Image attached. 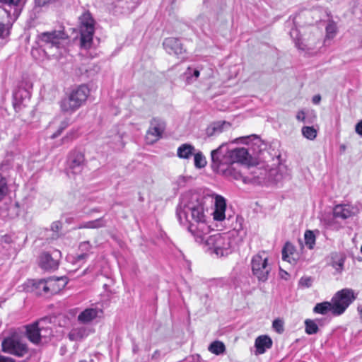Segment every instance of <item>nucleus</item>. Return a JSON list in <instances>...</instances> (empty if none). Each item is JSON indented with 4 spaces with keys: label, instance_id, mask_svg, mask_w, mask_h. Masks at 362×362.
<instances>
[{
    "label": "nucleus",
    "instance_id": "f8f14e48",
    "mask_svg": "<svg viewBox=\"0 0 362 362\" xmlns=\"http://www.w3.org/2000/svg\"><path fill=\"white\" fill-rule=\"evenodd\" d=\"M165 129V122L160 118H153L150 122V127L147 132V139L153 143L158 141Z\"/></svg>",
    "mask_w": 362,
    "mask_h": 362
},
{
    "label": "nucleus",
    "instance_id": "a19ab883",
    "mask_svg": "<svg viewBox=\"0 0 362 362\" xmlns=\"http://www.w3.org/2000/svg\"><path fill=\"white\" fill-rule=\"evenodd\" d=\"M272 327L278 333H282L284 332V322L279 319H276L273 321Z\"/></svg>",
    "mask_w": 362,
    "mask_h": 362
},
{
    "label": "nucleus",
    "instance_id": "bb28decb",
    "mask_svg": "<svg viewBox=\"0 0 362 362\" xmlns=\"http://www.w3.org/2000/svg\"><path fill=\"white\" fill-rule=\"evenodd\" d=\"M195 148L189 144H184L180 146L177 151V156L180 158L188 159L194 154Z\"/></svg>",
    "mask_w": 362,
    "mask_h": 362
},
{
    "label": "nucleus",
    "instance_id": "1a4fd4ad",
    "mask_svg": "<svg viewBox=\"0 0 362 362\" xmlns=\"http://www.w3.org/2000/svg\"><path fill=\"white\" fill-rule=\"evenodd\" d=\"M61 252L53 250L52 252H44L39 257V266L46 271H54L59 267Z\"/></svg>",
    "mask_w": 362,
    "mask_h": 362
},
{
    "label": "nucleus",
    "instance_id": "6e6d98bb",
    "mask_svg": "<svg viewBox=\"0 0 362 362\" xmlns=\"http://www.w3.org/2000/svg\"><path fill=\"white\" fill-rule=\"evenodd\" d=\"M5 32H6L5 25L2 23H0V38L4 37Z\"/></svg>",
    "mask_w": 362,
    "mask_h": 362
},
{
    "label": "nucleus",
    "instance_id": "a878e982",
    "mask_svg": "<svg viewBox=\"0 0 362 362\" xmlns=\"http://www.w3.org/2000/svg\"><path fill=\"white\" fill-rule=\"evenodd\" d=\"M42 282L47 284V280H30L26 283L25 289L28 292H34L37 295H42L44 293V286L41 285V283Z\"/></svg>",
    "mask_w": 362,
    "mask_h": 362
},
{
    "label": "nucleus",
    "instance_id": "58836bf2",
    "mask_svg": "<svg viewBox=\"0 0 362 362\" xmlns=\"http://www.w3.org/2000/svg\"><path fill=\"white\" fill-rule=\"evenodd\" d=\"M301 132L303 136L309 140H313L317 136V130L313 127L305 126Z\"/></svg>",
    "mask_w": 362,
    "mask_h": 362
},
{
    "label": "nucleus",
    "instance_id": "5fc2aeb1",
    "mask_svg": "<svg viewBox=\"0 0 362 362\" xmlns=\"http://www.w3.org/2000/svg\"><path fill=\"white\" fill-rule=\"evenodd\" d=\"M320 100H321V96L320 95H315L312 98V102L315 105L319 104Z\"/></svg>",
    "mask_w": 362,
    "mask_h": 362
},
{
    "label": "nucleus",
    "instance_id": "393cba45",
    "mask_svg": "<svg viewBox=\"0 0 362 362\" xmlns=\"http://www.w3.org/2000/svg\"><path fill=\"white\" fill-rule=\"evenodd\" d=\"M296 255H297L296 254L294 246L288 242L286 243L282 249V259L294 264L297 260V257H295Z\"/></svg>",
    "mask_w": 362,
    "mask_h": 362
},
{
    "label": "nucleus",
    "instance_id": "09e8293b",
    "mask_svg": "<svg viewBox=\"0 0 362 362\" xmlns=\"http://www.w3.org/2000/svg\"><path fill=\"white\" fill-rule=\"evenodd\" d=\"M355 130L362 137V119L356 124Z\"/></svg>",
    "mask_w": 362,
    "mask_h": 362
},
{
    "label": "nucleus",
    "instance_id": "f257e3e1",
    "mask_svg": "<svg viewBox=\"0 0 362 362\" xmlns=\"http://www.w3.org/2000/svg\"><path fill=\"white\" fill-rule=\"evenodd\" d=\"M208 198L197 192L183 193L176 207V217L180 224L186 228L198 243H203L211 230V213L206 204Z\"/></svg>",
    "mask_w": 362,
    "mask_h": 362
},
{
    "label": "nucleus",
    "instance_id": "2eb2a0df",
    "mask_svg": "<svg viewBox=\"0 0 362 362\" xmlns=\"http://www.w3.org/2000/svg\"><path fill=\"white\" fill-rule=\"evenodd\" d=\"M47 284L41 283L44 286V293L56 294L65 287L67 284L65 277H51L47 279Z\"/></svg>",
    "mask_w": 362,
    "mask_h": 362
},
{
    "label": "nucleus",
    "instance_id": "4c0bfd02",
    "mask_svg": "<svg viewBox=\"0 0 362 362\" xmlns=\"http://www.w3.org/2000/svg\"><path fill=\"white\" fill-rule=\"evenodd\" d=\"M188 83H192L197 80L200 75V71L197 68L189 67L185 72Z\"/></svg>",
    "mask_w": 362,
    "mask_h": 362
},
{
    "label": "nucleus",
    "instance_id": "49530a36",
    "mask_svg": "<svg viewBox=\"0 0 362 362\" xmlns=\"http://www.w3.org/2000/svg\"><path fill=\"white\" fill-rule=\"evenodd\" d=\"M62 227V223L59 221L53 222L51 225V229L53 231H58Z\"/></svg>",
    "mask_w": 362,
    "mask_h": 362
},
{
    "label": "nucleus",
    "instance_id": "7ed1b4c3",
    "mask_svg": "<svg viewBox=\"0 0 362 362\" xmlns=\"http://www.w3.org/2000/svg\"><path fill=\"white\" fill-rule=\"evenodd\" d=\"M39 40L47 54L58 57L68 40V35L64 30L45 32L39 35Z\"/></svg>",
    "mask_w": 362,
    "mask_h": 362
},
{
    "label": "nucleus",
    "instance_id": "4d7b16f0",
    "mask_svg": "<svg viewBox=\"0 0 362 362\" xmlns=\"http://www.w3.org/2000/svg\"><path fill=\"white\" fill-rule=\"evenodd\" d=\"M4 1L9 5L17 6L20 0H4Z\"/></svg>",
    "mask_w": 362,
    "mask_h": 362
},
{
    "label": "nucleus",
    "instance_id": "e2e57ef3",
    "mask_svg": "<svg viewBox=\"0 0 362 362\" xmlns=\"http://www.w3.org/2000/svg\"><path fill=\"white\" fill-rule=\"evenodd\" d=\"M361 252H362V245H361Z\"/></svg>",
    "mask_w": 362,
    "mask_h": 362
},
{
    "label": "nucleus",
    "instance_id": "6ab92c4d",
    "mask_svg": "<svg viewBox=\"0 0 362 362\" xmlns=\"http://www.w3.org/2000/svg\"><path fill=\"white\" fill-rule=\"evenodd\" d=\"M339 205H336L333 212L325 214L322 217V223L327 230H338L339 229V223L337 218L339 217V212L337 211Z\"/></svg>",
    "mask_w": 362,
    "mask_h": 362
},
{
    "label": "nucleus",
    "instance_id": "9b49d317",
    "mask_svg": "<svg viewBox=\"0 0 362 362\" xmlns=\"http://www.w3.org/2000/svg\"><path fill=\"white\" fill-rule=\"evenodd\" d=\"M67 163L71 172L78 174L85 166L84 154L78 150H74L69 153Z\"/></svg>",
    "mask_w": 362,
    "mask_h": 362
},
{
    "label": "nucleus",
    "instance_id": "a211bd4d",
    "mask_svg": "<svg viewBox=\"0 0 362 362\" xmlns=\"http://www.w3.org/2000/svg\"><path fill=\"white\" fill-rule=\"evenodd\" d=\"M163 46L169 54L178 56L185 52L183 46L178 38H165L163 42Z\"/></svg>",
    "mask_w": 362,
    "mask_h": 362
},
{
    "label": "nucleus",
    "instance_id": "37998d69",
    "mask_svg": "<svg viewBox=\"0 0 362 362\" xmlns=\"http://www.w3.org/2000/svg\"><path fill=\"white\" fill-rule=\"evenodd\" d=\"M89 66L90 67L88 69H84L85 72L87 74V76L88 77L93 76L100 69V68L97 65L90 64Z\"/></svg>",
    "mask_w": 362,
    "mask_h": 362
},
{
    "label": "nucleus",
    "instance_id": "a18cd8bd",
    "mask_svg": "<svg viewBox=\"0 0 362 362\" xmlns=\"http://www.w3.org/2000/svg\"><path fill=\"white\" fill-rule=\"evenodd\" d=\"M296 119L299 122H305V113L303 110L297 112Z\"/></svg>",
    "mask_w": 362,
    "mask_h": 362
},
{
    "label": "nucleus",
    "instance_id": "4be33fe9",
    "mask_svg": "<svg viewBox=\"0 0 362 362\" xmlns=\"http://www.w3.org/2000/svg\"><path fill=\"white\" fill-rule=\"evenodd\" d=\"M272 340L267 335H261L256 338L255 341V355H261L266 352L272 346Z\"/></svg>",
    "mask_w": 362,
    "mask_h": 362
},
{
    "label": "nucleus",
    "instance_id": "8fccbe9b",
    "mask_svg": "<svg viewBox=\"0 0 362 362\" xmlns=\"http://www.w3.org/2000/svg\"><path fill=\"white\" fill-rule=\"evenodd\" d=\"M64 129H62V127H60L59 126V127L57 128V131L55 132H54L51 136H50V138L54 139H56L57 137H58L64 131Z\"/></svg>",
    "mask_w": 362,
    "mask_h": 362
},
{
    "label": "nucleus",
    "instance_id": "052dcab7",
    "mask_svg": "<svg viewBox=\"0 0 362 362\" xmlns=\"http://www.w3.org/2000/svg\"><path fill=\"white\" fill-rule=\"evenodd\" d=\"M72 134H73V132H72V131H71V132L68 134V135H67V136H66V137H69V136H71V138L72 139V138H73V136H72Z\"/></svg>",
    "mask_w": 362,
    "mask_h": 362
},
{
    "label": "nucleus",
    "instance_id": "c85d7f7f",
    "mask_svg": "<svg viewBox=\"0 0 362 362\" xmlns=\"http://www.w3.org/2000/svg\"><path fill=\"white\" fill-rule=\"evenodd\" d=\"M226 176H230L235 180H242L246 182V177L243 176L239 170H237L233 165H230L226 168H223L221 170Z\"/></svg>",
    "mask_w": 362,
    "mask_h": 362
},
{
    "label": "nucleus",
    "instance_id": "bf43d9fd",
    "mask_svg": "<svg viewBox=\"0 0 362 362\" xmlns=\"http://www.w3.org/2000/svg\"><path fill=\"white\" fill-rule=\"evenodd\" d=\"M357 310H358V313L360 315V319L362 321V305H359L358 306Z\"/></svg>",
    "mask_w": 362,
    "mask_h": 362
},
{
    "label": "nucleus",
    "instance_id": "c756f323",
    "mask_svg": "<svg viewBox=\"0 0 362 362\" xmlns=\"http://www.w3.org/2000/svg\"><path fill=\"white\" fill-rule=\"evenodd\" d=\"M105 223H106V222L104 220V218H98L95 220L89 221L87 222L82 223L78 226V228H79V229H81V228H91V229L99 228L104 227L105 226Z\"/></svg>",
    "mask_w": 362,
    "mask_h": 362
},
{
    "label": "nucleus",
    "instance_id": "4468645a",
    "mask_svg": "<svg viewBox=\"0 0 362 362\" xmlns=\"http://www.w3.org/2000/svg\"><path fill=\"white\" fill-rule=\"evenodd\" d=\"M42 320L25 325V337L33 344L38 345L42 337V327L40 326Z\"/></svg>",
    "mask_w": 362,
    "mask_h": 362
},
{
    "label": "nucleus",
    "instance_id": "423d86ee",
    "mask_svg": "<svg viewBox=\"0 0 362 362\" xmlns=\"http://www.w3.org/2000/svg\"><path fill=\"white\" fill-rule=\"evenodd\" d=\"M268 260V255L264 251L259 252L252 257V272L259 281L264 282L268 279L272 270V265Z\"/></svg>",
    "mask_w": 362,
    "mask_h": 362
},
{
    "label": "nucleus",
    "instance_id": "f704fd0d",
    "mask_svg": "<svg viewBox=\"0 0 362 362\" xmlns=\"http://www.w3.org/2000/svg\"><path fill=\"white\" fill-rule=\"evenodd\" d=\"M225 349L226 346L224 344L220 341H214L209 346V351L216 355L223 354Z\"/></svg>",
    "mask_w": 362,
    "mask_h": 362
},
{
    "label": "nucleus",
    "instance_id": "cd10ccee",
    "mask_svg": "<svg viewBox=\"0 0 362 362\" xmlns=\"http://www.w3.org/2000/svg\"><path fill=\"white\" fill-rule=\"evenodd\" d=\"M358 213V209L350 204H341V218H349Z\"/></svg>",
    "mask_w": 362,
    "mask_h": 362
},
{
    "label": "nucleus",
    "instance_id": "864d4df0",
    "mask_svg": "<svg viewBox=\"0 0 362 362\" xmlns=\"http://www.w3.org/2000/svg\"><path fill=\"white\" fill-rule=\"evenodd\" d=\"M69 122L70 119L69 118H65L60 122L59 127L65 129L69 125Z\"/></svg>",
    "mask_w": 362,
    "mask_h": 362
},
{
    "label": "nucleus",
    "instance_id": "dca6fc26",
    "mask_svg": "<svg viewBox=\"0 0 362 362\" xmlns=\"http://www.w3.org/2000/svg\"><path fill=\"white\" fill-rule=\"evenodd\" d=\"M31 97L29 90L25 88L19 87L13 93V107L16 111L20 110L21 106H26Z\"/></svg>",
    "mask_w": 362,
    "mask_h": 362
},
{
    "label": "nucleus",
    "instance_id": "e433bc0d",
    "mask_svg": "<svg viewBox=\"0 0 362 362\" xmlns=\"http://www.w3.org/2000/svg\"><path fill=\"white\" fill-rule=\"evenodd\" d=\"M194 163L196 168H203L206 165V160L204 154L201 151L194 153Z\"/></svg>",
    "mask_w": 362,
    "mask_h": 362
},
{
    "label": "nucleus",
    "instance_id": "de8ad7c7",
    "mask_svg": "<svg viewBox=\"0 0 362 362\" xmlns=\"http://www.w3.org/2000/svg\"><path fill=\"white\" fill-rule=\"evenodd\" d=\"M57 0H35V4L39 6H43L47 4L54 2Z\"/></svg>",
    "mask_w": 362,
    "mask_h": 362
},
{
    "label": "nucleus",
    "instance_id": "c9c22d12",
    "mask_svg": "<svg viewBox=\"0 0 362 362\" xmlns=\"http://www.w3.org/2000/svg\"><path fill=\"white\" fill-rule=\"evenodd\" d=\"M8 180L5 176L0 173V202L8 194Z\"/></svg>",
    "mask_w": 362,
    "mask_h": 362
},
{
    "label": "nucleus",
    "instance_id": "c03bdc74",
    "mask_svg": "<svg viewBox=\"0 0 362 362\" xmlns=\"http://www.w3.org/2000/svg\"><path fill=\"white\" fill-rule=\"evenodd\" d=\"M313 283V278L310 276H303L299 281V284L304 287L311 286Z\"/></svg>",
    "mask_w": 362,
    "mask_h": 362
},
{
    "label": "nucleus",
    "instance_id": "39448f33",
    "mask_svg": "<svg viewBox=\"0 0 362 362\" xmlns=\"http://www.w3.org/2000/svg\"><path fill=\"white\" fill-rule=\"evenodd\" d=\"M80 44L83 49H89L95 33V21L88 11L79 17Z\"/></svg>",
    "mask_w": 362,
    "mask_h": 362
},
{
    "label": "nucleus",
    "instance_id": "2f4dec72",
    "mask_svg": "<svg viewBox=\"0 0 362 362\" xmlns=\"http://www.w3.org/2000/svg\"><path fill=\"white\" fill-rule=\"evenodd\" d=\"M244 224V218L242 216H237L235 218V222L233 223V233H230V234L236 233L238 235L243 237L245 235V231L243 228Z\"/></svg>",
    "mask_w": 362,
    "mask_h": 362
},
{
    "label": "nucleus",
    "instance_id": "7c9ffc66",
    "mask_svg": "<svg viewBox=\"0 0 362 362\" xmlns=\"http://www.w3.org/2000/svg\"><path fill=\"white\" fill-rule=\"evenodd\" d=\"M290 36L293 40L296 47L300 50H305L306 45L303 42L300 38L299 30L295 27L291 28Z\"/></svg>",
    "mask_w": 362,
    "mask_h": 362
},
{
    "label": "nucleus",
    "instance_id": "ddd939ff",
    "mask_svg": "<svg viewBox=\"0 0 362 362\" xmlns=\"http://www.w3.org/2000/svg\"><path fill=\"white\" fill-rule=\"evenodd\" d=\"M103 315L102 309L97 307L87 308L81 311L77 316V321L83 325H89L97 318H100Z\"/></svg>",
    "mask_w": 362,
    "mask_h": 362
},
{
    "label": "nucleus",
    "instance_id": "13d9d810",
    "mask_svg": "<svg viewBox=\"0 0 362 362\" xmlns=\"http://www.w3.org/2000/svg\"><path fill=\"white\" fill-rule=\"evenodd\" d=\"M332 264L337 271L339 269V259H334L332 262Z\"/></svg>",
    "mask_w": 362,
    "mask_h": 362
},
{
    "label": "nucleus",
    "instance_id": "0e129e2a",
    "mask_svg": "<svg viewBox=\"0 0 362 362\" xmlns=\"http://www.w3.org/2000/svg\"><path fill=\"white\" fill-rule=\"evenodd\" d=\"M80 362H86V361H80Z\"/></svg>",
    "mask_w": 362,
    "mask_h": 362
},
{
    "label": "nucleus",
    "instance_id": "0eeeda50",
    "mask_svg": "<svg viewBox=\"0 0 362 362\" xmlns=\"http://www.w3.org/2000/svg\"><path fill=\"white\" fill-rule=\"evenodd\" d=\"M211 168L215 171H221L223 168L231 165L230 149L226 144L211 152Z\"/></svg>",
    "mask_w": 362,
    "mask_h": 362
},
{
    "label": "nucleus",
    "instance_id": "f3484780",
    "mask_svg": "<svg viewBox=\"0 0 362 362\" xmlns=\"http://www.w3.org/2000/svg\"><path fill=\"white\" fill-rule=\"evenodd\" d=\"M226 201L221 195H216L214 199V211L211 214L216 221H223L226 219Z\"/></svg>",
    "mask_w": 362,
    "mask_h": 362
},
{
    "label": "nucleus",
    "instance_id": "5701e85b",
    "mask_svg": "<svg viewBox=\"0 0 362 362\" xmlns=\"http://www.w3.org/2000/svg\"><path fill=\"white\" fill-rule=\"evenodd\" d=\"M357 294L351 288L341 289V314L356 299Z\"/></svg>",
    "mask_w": 362,
    "mask_h": 362
},
{
    "label": "nucleus",
    "instance_id": "72a5a7b5",
    "mask_svg": "<svg viewBox=\"0 0 362 362\" xmlns=\"http://www.w3.org/2000/svg\"><path fill=\"white\" fill-rule=\"evenodd\" d=\"M305 244L310 250H313L315 245L316 236L314 231L310 230H305L304 233Z\"/></svg>",
    "mask_w": 362,
    "mask_h": 362
},
{
    "label": "nucleus",
    "instance_id": "603ef678",
    "mask_svg": "<svg viewBox=\"0 0 362 362\" xmlns=\"http://www.w3.org/2000/svg\"><path fill=\"white\" fill-rule=\"evenodd\" d=\"M0 362H16V361L11 357L0 354Z\"/></svg>",
    "mask_w": 362,
    "mask_h": 362
},
{
    "label": "nucleus",
    "instance_id": "9d476101",
    "mask_svg": "<svg viewBox=\"0 0 362 362\" xmlns=\"http://www.w3.org/2000/svg\"><path fill=\"white\" fill-rule=\"evenodd\" d=\"M313 312L322 315L331 312L334 315H339V291L335 293L331 302L325 301L317 303L313 308Z\"/></svg>",
    "mask_w": 362,
    "mask_h": 362
},
{
    "label": "nucleus",
    "instance_id": "680f3d73",
    "mask_svg": "<svg viewBox=\"0 0 362 362\" xmlns=\"http://www.w3.org/2000/svg\"><path fill=\"white\" fill-rule=\"evenodd\" d=\"M340 148H341V151L342 149H343V150H344V149H345V146H342V145H341V146H340Z\"/></svg>",
    "mask_w": 362,
    "mask_h": 362
},
{
    "label": "nucleus",
    "instance_id": "473e14b6",
    "mask_svg": "<svg viewBox=\"0 0 362 362\" xmlns=\"http://www.w3.org/2000/svg\"><path fill=\"white\" fill-rule=\"evenodd\" d=\"M91 248V245L90 243V242L88 241H85V242H83L80 244L79 245V250L81 251V252H83L82 254L81 255H78L76 257V262H80L81 261H84L85 259H86L88 256H89V254L87 253L86 252L89 251Z\"/></svg>",
    "mask_w": 362,
    "mask_h": 362
},
{
    "label": "nucleus",
    "instance_id": "79ce46f5",
    "mask_svg": "<svg viewBox=\"0 0 362 362\" xmlns=\"http://www.w3.org/2000/svg\"><path fill=\"white\" fill-rule=\"evenodd\" d=\"M336 33V26L333 23H328L326 26V37L332 38Z\"/></svg>",
    "mask_w": 362,
    "mask_h": 362
},
{
    "label": "nucleus",
    "instance_id": "412c9836",
    "mask_svg": "<svg viewBox=\"0 0 362 362\" xmlns=\"http://www.w3.org/2000/svg\"><path fill=\"white\" fill-rule=\"evenodd\" d=\"M91 332V329L86 326L74 327L68 334L70 341H78L86 338Z\"/></svg>",
    "mask_w": 362,
    "mask_h": 362
},
{
    "label": "nucleus",
    "instance_id": "f03ea898",
    "mask_svg": "<svg viewBox=\"0 0 362 362\" xmlns=\"http://www.w3.org/2000/svg\"><path fill=\"white\" fill-rule=\"evenodd\" d=\"M203 243L218 257L227 256L233 252L236 245L233 234L216 233L205 236Z\"/></svg>",
    "mask_w": 362,
    "mask_h": 362
},
{
    "label": "nucleus",
    "instance_id": "ea45409f",
    "mask_svg": "<svg viewBox=\"0 0 362 362\" xmlns=\"http://www.w3.org/2000/svg\"><path fill=\"white\" fill-rule=\"evenodd\" d=\"M305 332L308 334H316L318 331V326L314 320L308 319L305 321Z\"/></svg>",
    "mask_w": 362,
    "mask_h": 362
},
{
    "label": "nucleus",
    "instance_id": "b1692460",
    "mask_svg": "<svg viewBox=\"0 0 362 362\" xmlns=\"http://www.w3.org/2000/svg\"><path fill=\"white\" fill-rule=\"evenodd\" d=\"M226 126L229 127L230 124L224 121L214 122L206 128V134L209 137L217 136L223 132L225 127Z\"/></svg>",
    "mask_w": 362,
    "mask_h": 362
},
{
    "label": "nucleus",
    "instance_id": "3c124183",
    "mask_svg": "<svg viewBox=\"0 0 362 362\" xmlns=\"http://www.w3.org/2000/svg\"><path fill=\"white\" fill-rule=\"evenodd\" d=\"M64 129H62V127H60L59 126V127L57 128V131L55 132H54L51 136H50V138L54 139H56L57 137H58L64 131Z\"/></svg>",
    "mask_w": 362,
    "mask_h": 362
},
{
    "label": "nucleus",
    "instance_id": "aec40b11",
    "mask_svg": "<svg viewBox=\"0 0 362 362\" xmlns=\"http://www.w3.org/2000/svg\"><path fill=\"white\" fill-rule=\"evenodd\" d=\"M231 165L235 163L248 164L251 156L245 148H236L230 150Z\"/></svg>",
    "mask_w": 362,
    "mask_h": 362
},
{
    "label": "nucleus",
    "instance_id": "6e6552de",
    "mask_svg": "<svg viewBox=\"0 0 362 362\" xmlns=\"http://www.w3.org/2000/svg\"><path fill=\"white\" fill-rule=\"evenodd\" d=\"M1 351L17 357H23L28 352L26 344L14 336L6 337L1 341Z\"/></svg>",
    "mask_w": 362,
    "mask_h": 362
},
{
    "label": "nucleus",
    "instance_id": "20e7f679",
    "mask_svg": "<svg viewBox=\"0 0 362 362\" xmlns=\"http://www.w3.org/2000/svg\"><path fill=\"white\" fill-rule=\"evenodd\" d=\"M90 94L86 85H80L66 94L60 101L62 112L72 114L83 105Z\"/></svg>",
    "mask_w": 362,
    "mask_h": 362
}]
</instances>
